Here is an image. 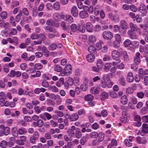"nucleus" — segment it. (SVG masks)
<instances>
[{"instance_id":"2f4dec72","label":"nucleus","mask_w":148,"mask_h":148,"mask_svg":"<svg viewBox=\"0 0 148 148\" xmlns=\"http://www.w3.org/2000/svg\"><path fill=\"white\" fill-rule=\"evenodd\" d=\"M88 39L90 42L93 43L96 41V38L95 36L92 35L89 36Z\"/></svg>"},{"instance_id":"393cba45","label":"nucleus","mask_w":148,"mask_h":148,"mask_svg":"<svg viewBox=\"0 0 148 148\" xmlns=\"http://www.w3.org/2000/svg\"><path fill=\"white\" fill-rule=\"evenodd\" d=\"M119 81L120 83L122 86H124L126 85V82L125 78L123 76L121 75L119 76Z\"/></svg>"},{"instance_id":"49530a36","label":"nucleus","mask_w":148,"mask_h":148,"mask_svg":"<svg viewBox=\"0 0 148 148\" xmlns=\"http://www.w3.org/2000/svg\"><path fill=\"white\" fill-rule=\"evenodd\" d=\"M90 137L92 138H96L98 136V133L96 132H91L90 134Z\"/></svg>"},{"instance_id":"f3484780","label":"nucleus","mask_w":148,"mask_h":148,"mask_svg":"<svg viewBox=\"0 0 148 148\" xmlns=\"http://www.w3.org/2000/svg\"><path fill=\"white\" fill-rule=\"evenodd\" d=\"M93 25L90 22H88L86 25V29L87 31L91 32L93 31Z\"/></svg>"},{"instance_id":"e2e57ef3","label":"nucleus","mask_w":148,"mask_h":148,"mask_svg":"<svg viewBox=\"0 0 148 148\" xmlns=\"http://www.w3.org/2000/svg\"><path fill=\"white\" fill-rule=\"evenodd\" d=\"M38 139L37 138L32 136L30 138V141L32 143H34L36 140Z\"/></svg>"},{"instance_id":"bb28decb","label":"nucleus","mask_w":148,"mask_h":148,"mask_svg":"<svg viewBox=\"0 0 148 148\" xmlns=\"http://www.w3.org/2000/svg\"><path fill=\"white\" fill-rule=\"evenodd\" d=\"M12 133L13 136L15 137H17L18 134V130L17 129L16 127H14L12 129Z\"/></svg>"},{"instance_id":"1a4fd4ad","label":"nucleus","mask_w":148,"mask_h":148,"mask_svg":"<svg viewBox=\"0 0 148 148\" xmlns=\"http://www.w3.org/2000/svg\"><path fill=\"white\" fill-rule=\"evenodd\" d=\"M32 125L35 127H42L43 125V121L40 119L38 120L36 122H34L32 123Z\"/></svg>"},{"instance_id":"f257e3e1","label":"nucleus","mask_w":148,"mask_h":148,"mask_svg":"<svg viewBox=\"0 0 148 148\" xmlns=\"http://www.w3.org/2000/svg\"><path fill=\"white\" fill-rule=\"evenodd\" d=\"M102 36L103 38L106 40H110L113 37L112 33L109 31L103 32L102 33Z\"/></svg>"},{"instance_id":"2eb2a0df","label":"nucleus","mask_w":148,"mask_h":148,"mask_svg":"<svg viewBox=\"0 0 148 148\" xmlns=\"http://www.w3.org/2000/svg\"><path fill=\"white\" fill-rule=\"evenodd\" d=\"M140 53L139 52L136 53L135 56L134 58V62L135 64H138L140 61L139 58Z\"/></svg>"},{"instance_id":"6e6d98bb","label":"nucleus","mask_w":148,"mask_h":148,"mask_svg":"<svg viewBox=\"0 0 148 148\" xmlns=\"http://www.w3.org/2000/svg\"><path fill=\"white\" fill-rule=\"evenodd\" d=\"M115 41L118 42H120L121 41V38L120 35L119 34H116L115 36Z\"/></svg>"},{"instance_id":"603ef678","label":"nucleus","mask_w":148,"mask_h":148,"mask_svg":"<svg viewBox=\"0 0 148 148\" xmlns=\"http://www.w3.org/2000/svg\"><path fill=\"white\" fill-rule=\"evenodd\" d=\"M126 93L128 94H132L133 93L134 90L132 87H129L126 89Z\"/></svg>"},{"instance_id":"de8ad7c7","label":"nucleus","mask_w":148,"mask_h":148,"mask_svg":"<svg viewBox=\"0 0 148 148\" xmlns=\"http://www.w3.org/2000/svg\"><path fill=\"white\" fill-rule=\"evenodd\" d=\"M143 78V76L140 75H136L134 77L135 80L136 82L137 83L139 82V81H140L141 78L142 79Z\"/></svg>"},{"instance_id":"473e14b6","label":"nucleus","mask_w":148,"mask_h":148,"mask_svg":"<svg viewBox=\"0 0 148 148\" xmlns=\"http://www.w3.org/2000/svg\"><path fill=\"white\" fill-rule=\"evenodd\" d=\"M132 42L129 39L126 40L123 42V45L125 47H128L131 44H132Z\"/></svg>"},{"instance_id":"774afa93","label":"nucleus","mask_w":148,"mask_h":148,"mask_svg":"<svg viewBox=\"0 0 148 148\" xmlns=\"http://www.w3.org/2000/svg\"><path fill=\"white\" fill-rule=\"evenodd\" d=\"M141 119L143 122H148V115L144 116L142 117Z\"/></svg>"},{"instance_id":"6ab92c4d","label":"nucleus","mask_w":148,"mask_h":148,"mask_svg":"<svg viewBox=\"0 0 148 148\" xmlns=\"http://www.w3.org/2000/svg\"><path fill=\"white\" fill-rule=\"evenodd\" d=\"M128 102L127 98L126 95L123 96L121 99V103L123 105L126 104Z\"/></svg>"},{"instance_id":"cd10ccee","label":"nucleus","mask_w":148,"mask_h":148,"mask_svg":"<svg viewBox=\"0 0 148 148\" xmlns=\"http://www.w3.org/2000/svg\"><path fill=\"white\" fill-rule=\"evenodd\" d=\"M101 99L102 100H104L108 98V94L107 92H103L101 93Z\"/></svg>"},{"instance_id":"c85d7f7f","label":"nucleus","mask_w":148,"mask_h":148,"mask_svg":"<svg viewBox=\"0 0 148 148\" xmlns=\"http://www.w3.org/2000/svg\"><path fill=\"white\" fill-rule=\"evenodd\" d=\"M90 91L92 94H97L99 92V90L98 88L93 87L91 88Z\"/></svg>"},{"instance_id":"b1692460","label":"nucleus","mask_w":148,"mask_h":148,"mask_svg":"<svg viewBox=\"0 0 148 148\" xmlns=\"http://www.w3.org/2000/svg\"><path fill=\"white\" fill-rule=\"evenodd\" d=\"M136 140L139 144H145L147 142V141L146 140L141 138V137L139 136L137 137Z\"/></svg>"},{"instance_id":"20e7f679","label":"nucleus","mask_w":148,"mask_h":148,"mask_svg":"<svg viewBox=\"0 0 148 148\" xmlns=\"http://www.w3.org/2000/svg\"><path fill=\"white\" fill-rule=\"evenodd\" d=\"M88 82V79L85 77L83 83L80 86V88L83 91H86L87 89V84Z\"/></svg>"},{"instance_id":"09e8293b","label":"nucleus","mask_w":148,"mask_h":148,"mask_svg":"<svg viewBox=\"0 0 148 148\" xmlns=\"http://www.w3.org/2000/svg\"><path fill=\"white\" fill-rule=\"evenodd\" d=\"M32 17L30 16L27 17L23 16V20L24 21L27 22V23H29L32 20Z\"/></svg>"},{"instance_id":"7ed1b4c3","label":"nucleus","mask_w":148,"mask_h":148,"mask_svg":"<svg viewBox=\"0 0 148 148\" xmlns=\"http://www.w3.org/2000/svg\"><path fill=\"white\" fill-rule=\"evenodd\" d=\"M112 58L113 60L116 61H119V59L120 57V55L118 52L116 50H114L112 52Z\"/></svg>"},{"instance_id":"4468645a","label":"nucleus","mask_w":148,"mask_h":148,"mask_svg":"<svg viewBox=\"0 0 148 148\" xmlns=\"http://www.w3.org/2000/svg\"><path fill=\"white\" fill-rule=\"evenodd\" d=\"M127 81L130 83L132 82L134 80V77L133 74L131 72L129 73L127 77Z\"/></svg>"},{"instance_id":"f03ea898","label":"nucleus","mask_w":148,"mask_h":148,"mask_svg":"<svg viewBox=\"0 0 148 148\" xmlns=\"http://www.w3.org/2000/svg\"><path fill=\"white\" fill-rule=\"evenodd\" d=\"M72 71L71 66L70 64L66 65L64 68L63 73H62L63 75H68L71 73Z\"/></svg>"},{"instance_id":"a18cd8bd","label":"nucleus","mask_w":148,"mask_h":148,"mask_svg":"<svg viewBox=\"0 0 148 148\" xmlns=\"http://www.w3.org/2000/svg\"><path fill=\"white\" fill-rule=\"evenodd\" d=\"M84 9L88 10L90 13H92L93 11V7L92 5L90 6L89 8L88 6H84Z\"/></svg>"},{"instance_id":"ddd939ff","label":"nucleus","mask_w":148,"mask_h":148,"mask_svg":"<svg viewBox=\"0 0 148 148\" xmlns=\"http://www.w3.org/2000/svg\"><path fill=\"white\" fill-rule=\"evenodd\" d=\"M60 25L63 30L68 32H69L70 30V25H68L66 26V23L64 21L61 22Z\"/></svg>"},{"instance_id":"7c9ffc66","label":"nucleus","mask_w":148,"mask_h":148,"mask_svg":"<svg viewBox=\"0 0 148 148\" xmlns=\"http://www.w3.org/2000/svg\"><path fill=\"white\" fill-rule=\"evenodd\" d=\"M27 132V131L25 128H19L18 130V134L20 135H23Z\"/></svg>"},{"instance_id":"5701e85b","label":"nucleus","mask_w":148,"mask_h":148,"mask_svg":"<svg viewBox=\"0 0 148 148\" xmlns=\"http://www.w3.org/2000/svg\"><path fill=\"white\" fill-rule=\"evenodd\" d=\"M44 29L46 31H49V32H53L54 33H56L57 32L55 29H53V28L49 26H47L44 27Z\"/></svg>"},{"instance_id":"338daca9","label":"nucleus","mask_w":148,"mask_h":148,"mask_svg":"<svg viewBox=\"0 0 148 148\" xmlns=\"http://www.w3.org/2000/svg\"><path fill=\"white\" fill-rule=\"evenodd\" d=\"M34 68L37 70H39L42 67V66L40 63H37L35 64Z\"/></svg>"},{"instance_id":"0e129e2a","label":"nucleus","mask_w":148,"mask_h":148,"mask_svg":"<svg viewBox=\"0 0 148 148\" xmlns=\"http://www.w3.org/2000/svg\"><path fill=\"white\" fill-rule=\"evenodd\" d=\"M53 18L56 21H58L60 18V15L59 14L57 13L54 14L53 15Z\"/></svg>"},{"instance_id":"ea45409f","label":"nucleus","mask_w":148,"mask_h":148,"mask_svg":"<svg viewBox=\"0 0 148 148\" xmlns=\"http://www.w3.org/2000/svg\"><path fill=\"white\" fill-rule=\"evenodd\" d=\"M22 15V12L21 10L19 11V13L15 17V21L16 22H18L21 19V16Z\"/></svg>"},{"instance_id":"9b49d317","label":"nucleus","mask_w":148,"mask_h":148,"mask_svg":"<svg viewBox=\"0 0 148 148\" xmlns=\"http://www.w3.org/2000/svg\"><path fill=\"white\" fill-rule=\"evenodd\" d=\"M121 53L123 56V61L126 62L128 61L129 60V56L127 52L126 51H123L122 50L121 51Z\"/></svg>"},{"instance_id":"5fc2aeb1","label":"nucleus","mask_w":148,"mask_h":148,"mask_svg":"<svg viewBox=\"0 0 148 148\" xmlns=\"http://www.w3.org/2000/svg\"><path fill=\"white\" fill-rule=\"evenodd\" d=\"M21 11L22 13L23 12L25 15L28 16L29 15V12L27 9L26 8H23Z\"/></svg>"},{"instance_id":"69168bd1","label":"nucleus","mask_w":148,"mask_h":148,"mask_svg":"<svg viewBox=\"0 0 148 148\" xmlns=\"http://www.w3.org/2000/svg\"><path fill=\"white\" fill-rule=\"evenodd\" d=\"M16 71L13 70H11L10 73L8 75V76L10 77H14L15 76Z\"/></svg>"},{"instance_id":"0eeeda50","label":"nucleus","mask_w":148,"mask_h":148,"mask_svg":"<svg viewBox=\"0 0 148 148\" xmlns=\"http://www.w3.org/2000/svg\"><path fill=\"white\" fill-rule=\"evenodd\" d=\"M127 34L129 37L131 39H136L138 38L134 31H133L132 30H128Z\"/></svg>"},{"instance_id":"052dcab7","label":"nucleus","mask_w":148,"mask_h":148,"mask_svg":"<svg viewBox=\"0 0 148 148\" xmlns=\"http://www.w3.org/2000/svg\"><path fill=\"white\" fill-rule=\"evenodd\" d=\"M81 1L78 0L77 1V6L78 8L80 9H82L83 8H84V6H83V4Z\"/></svg>"},{"instance_id":"aec40b11","label":"nucleus","mask_w":148,"mask_h":148,"mask_svg":"<svg viewBox=\"0 0 148 148\" xmlns=\"http://www.w3.org/2000/svg\"><path fill=\"white\" fill-rule=\"evenodd\" d=\"M142 131L144 133H148V126L147 124L143 123L142 124Z\"/></svg>"},{"instance_id":"bf43d9fd","label":"nucleus","mask_w":148,"mask_h":148,"mask_svg":"<svg viewBox=\"0 0 148 148\" xmlns=\"http://www.w3.org/2000/svg\"><path fill=\"white\" fill-rule=\"evenodd\" d=\"M54 69L55 71L57 72H60L62 70V68L60 66L56 65L54 67Z\"/></svg>"},{"instance_id":"c03bdc74","label":"nucleus","mask_w":148,"mask_h":148,"mask_svg":"<svg viewBox=\"0 0 148 148\" xmlns=\"http://www.w3.org/2000/svg\"><path fill=\"white\" fill-rule=\"evenodd\" d=\"M42 86L45 88L48 87L49 86V84L47 80H43L42 82Z\"/></svg>"},{"instance_id":"e433bc0d","label":"nucleus","mask_w":148,"mask_h":148,"mask_svg":"<svg viewBox=\"0 0 148 148\" xmlns=\"http://www.w3.org/2000/svg\"><path fill=\"white\" fill-rule=\"evenodd\" d=\"M53 7L54 9L56 10H58L60 8V4L58 1L55 2L53 5Z\"/></svg>"},{"instance_id":"37998d69","label":"nucleus","mask_w":148,"mask_h":148,"mask_svg":"<svg viewBox=\"0 0 148 148\" xmlns=\"http://www.w3.org/2000/svg\"><path fill=\"white\" fill-rule=\"evenodd\" d=\"M135 17L136 21L137 23H140L142 22V19L140 15L139 14H136Z\"/></svg>"},{"instance_id":"4c0bfd02","label":"nucleus","mask_w":148,"mask_h":148,"mask_svg":"<svg viewBox=\"0 0 148 148\" xmlns=\"http://www.w3.org/2000/svg\"><path fill=\"white\" fill-rule=\"evenodd\" d=\"M130 9L134 12H136L137 10L136 7L134 4H131L130 5Z\"/></svg>"},{"instance_id":"39448f33","label":"nucleus","mask_w":148,"mask_h":148,"mask_svg":"<svg viewBox=\"0 0 148 148\" xmlns=\"http://www.w3.org/2000/svg\"><path fill=\"white\" fill-rule=\"evenodd\" d=\"M70 30L69 31H72L73 32H74L76 31L77 30V25L75 24H72L71 26H70ZM78 29L79 31L83 32L84 30L82 29L81 30V29L80 26L78 27Z\"/></svg>"},{"instance_id":"58836bf2","label":"nucleus","mask_w":148,"mask_h":148,"mask_svg":"<svg viewBox=\"0 0 148 148\" xmlns=\"http://www.w3.org/2000/svg\"><path fill=\"white\" fill-rule=\"evenodd\" d=\"M75 137L78 139L80 138L82 136V133L79 129H77L75 133Z\"/></svg>"},{"instance_id":"6e6552de","label":"nucleus","mask_w":148,"mask_h":148,"mask_svg":"<svg viewBox=\"0 0 148 148\" xmlns=\"http://www.w3.org/2000/svg\"><path fill=\"white\" fill-rule=\"evenodd\" d=\"M75 127L74 126H72L71 128L68 129L67 133L70 137H72L74 136L75 133L74 131L75 130Z\"/></svg>"},{"instance_id":"13d9d810","label":"nucleus","mask_w":148,"mask_h":148,"mask_svg":"<svg viewBox=\"0 0 148 148\" xmlns=\"http://www.w3.org/2000/svg\"><path fill=\"white\" fill-rule=\"evenodd\" d=\"M102 41H100L99 42H97L96 43V47L97 48V49H97L98 50H99L101 49L102 47Z\"/></svg>"},{"instance_id":"72a5a7b5","label":"nucleus","mask_w":148,"mask_h":148,"mask_svg":"<svg viewBox=\"0 0 148 148\" xmlns=\"http://www.w3.org/2000/svg\"><path fill=\"white\" fill-rule=\"evenodd\" d=\"M96 49L92 46H89L88 48V50L90 53H95L96 52Z\"/></svg>"},{"instance_id":"f8f14e48","label":"nucleus","mask_w":148,"mask_h":148,"mask_svg":"<svg viewBox=\"0 0 148 148\" xmlns=\"http://www.w3.org/2000/svg\"><path fill=\"white\" fill-rule=\"evenodd\" d=\"M86 60L90 62H92L94 61L95 59L94 55L92 53L88 55L86 57Z\"/></svg>"},{"instance_id":"8fccbe9b","label":"nucleus","mask_w":148,"mask_h":148,"mask_svg":"<svg viewBox=\"0 0 148 148\" xmlns=\"http://www.w3.org/2000/svg\"><path fill=\"white\" fill-rule=\"evenodd\" d=\"M137 96L140 99H142L144 96V93L142 91H140L137 93Z\"/></svg>"},{"instance_id":"a19ab883","label":"nucleus","mask_w":148,"mask_h":148,"mask_svg":"<svg viewBox=\"0 0 148 148\" xmlns=\"http://www.w3.org/2000/svg\"><path fill=\"white\" fill-rule=\"evenodd\" d=\"M103 65V62L101 60H99L97 62V66L99 69L102 68Z\"/></svg>"},{"instance_id":"c756f323","label":"nucleus","mask_w":148,"mask_h":148,"mask_svg":"<svg viewBox=\"0 0 148 148\" xmlns=\"http://www.w3.org/2000/svg\"><path fill=\"white\" fill-rule=\"evenodd\" d=\"M98 141L99 142H101L104 139V134L102 132H99V134H98Z\"/></svg>"},{"instance_id":"423d86ee","label":"nucleus","mask_w":148,"mask_h":148,"mask_svg":"<svg viewBox=\"0 0 148 148\" xmlns=\"http://www.w3.org/2000/svg\"><path fill=\"white\" fill-rule=\"evenodd\" d=\"M71 13L74 17H77L78 15V11L77 8L75 6H73L71 10Z\"/></svg>"},{"instance_id":"79ce46f5","label":"nucleus","mask_w":148,"mask_h":148,"mask_svg":"<svg viewBox=\"0 0 148 148\" xmlns=\"http://www.w3.org/2000/svg\"><path fill=\"white\" fill-rule=\"evenodd\" d=\"M140 8L143 11V13H146L147 12V11L146 9V7L145 5L143 3H141L140 4Z\"/></svg>"},{"instance_id":"9d476101","label":"nucleus","mask_w":148,"mask_h":148,"mask_svg":"<svg viewBox=\"0 0 148 148\" xmlns=\"http://www.w3.org/2000/svg\"><path fill=\"white\" fill-rule=\"evenodd\" d=\"M130 29L132 30L133 31H137L139 32V33H140V29L137 28V25L134 24L132 23H130L129 24Z\"/></svg>"},{"instance_id":"c9c22d12","label":"nucleus","mask_w":148,"mask_h":148,"mask_svg":"<svg viewBox=\"0 0 148 148\" xmlns=\"http://www.w3.org/2000/svg\"><path fill=\"white\" fill-rule=\"evenodd\" d=\"M57 47V45L54 43L51 44L49 46L48 49L51 50H53L56 49Z\"/></svg>"},{"instance_id":"4be33fe9","label":"nucleus","mask_w":148,"mask_h":148,"mask_svg":"<svg viewBox=\"0 0 148 148\" xmlns=\"http://www.w3.org/2000/svg\"><path fill=\"white\" fill-rule=\"evenodd\" d=\"M84 98L86 101H92L94 97L91 94H89L85 96Z\"/></svg>"},{"instance_id":"4d7b16f0","label":"nucleus","mask_w":148,"mask_h":148,"mask_svg":"<svg viewBox=\"0 0 148 148\" xmlns=\"http://www.w3.org/2000/svg\"><path fill=\"white\" fill-rule=\"evenodd\" d=\"M70 86H72L73 84V80L72 78L70 77H68L66 82Z\"/></svg>"},{"instance_id":"dca6fc26","label":"nucleus","mask_w":148,"mask_h":148,"mask_svg":"<svg viewBox=\"0 0 148 148\" xmlns=\"http://www.w3.org/2000/svg\"><path fill=\"white\" fill-rule=\"evenodd\" d=\"M120 27L122 29H126L128 27L126 22L124 20H122L120 21Z\"/></svg>"},{"instance_id":"a878e982","label":"nucleus","mask_w":148,"mask_h":148,"mask_svg":"<svg viewBox=\"0 0 148 148\" xmlns=\"http://www.w3.org/2000/svg\"><path fill=\"white\" fill-rule=\"evenodd\" d=\"M69 117L70 119L72 121H76L79 118L78 115L76 114H73Z\"/></svg>"},{"instance_id":"412c9836","label":"nucleus","mask_w":148,"mask_h":148,"mask_svg":"<svg viewBox=\"0 0 148 148\" xmlns=\"http://www.w3.org/2000/svg\"><path fill=\"white\" fill-rule=\"evenodd\" d=\"M65 20L69 23H71L73 21V17L69 14H66L65 16Z\"/></svg>"},{"instance_id":"864d4df0","label":"nucleus","mask_w":148,"mask_h":148,"mask_svg":"<svg viewBox=\"0 0 148 148\" xmlns=\"http://www.w3.org/2000/svg\"><path fill=\"white\" fill-rule=\"evenodd\" d=\"M10 132V128L8 127H6L3 130V133L5 135H8Z\"/></svg>"},{"instance_id":"680f3d73","label":"nucleus","mask_w":148,"mask_h":148,"mask_svg":"<svg viewBox=\"0 0 148 148\" xmlns=\"http://www.w3.org/2000/svg\"><path fill=\"white\" fill-rule=\"evenodd\" d=\"M7 146V142L5 140H3L1 142V147L3 148H5Z\"/></svg>"},{"instance_id":"a211bd4d","label":"nucleus","mask_w":148,"mask_h":148,"mask_svg":"<svg viewBox=\"0 0 148 148\" xmlns=\"http://www.w3.org/2000/svg\"><path fill=\"white\" fill-rule=\"evenodd\" d=\"M79 16L81 18H87L88 16V15L85 11H82L79 13Z\"/></svg>"},{"instance_id":"3c124183","label":"nucleus","mask_w":148,"mask_h":148,"mask_svg":"<svg viewBox=\"0 0 148 148\" xmlns=\"http://www.w3.org/2000/svg\"><path fill=\"white\" fill-rule=\"evenodd\" d=\"M0 16L3 19H5L7 18V14L6 12L3 11L0 13Z\"/></svg>"},{"instance_id":"f704fd0d","label":"nucleus","mask_w":148,"mask_h":148,"mask_svg":"<svg viewBox=\"0 0 148 148\" xmlns=\"http://www.w3.org/2000/svg\"><path fill=\"white\" fill-rule=\"evenodd\" d=\"M112 64L111 63H106L104 65L103 69L106 71H107L109 70Z\"/></svg>"}]
</instances>
